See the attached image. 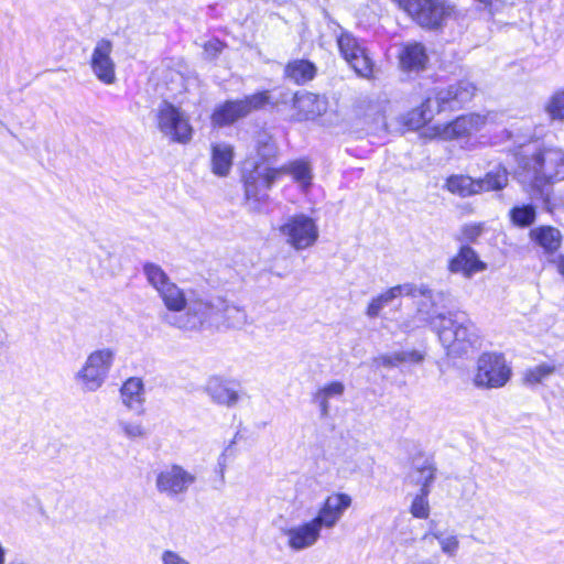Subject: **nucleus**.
<instances>
[{"label": "nucleus", "mask_w": 564, "mask_h": 564, "mask_svg": "<svg viewBox=\"0 0 564 564\" xmlns=\"http://www.w3.org/2000/svg\"><path fill=\"white\" fill-rule=\"evenodd\" d=\"M517 174L531 194L547 200L553 183L564 180V149L550 144L528 142L514 152Z\"/></svg>", "instance_id": "1"}, {"label": "nucleus", "mask_w": 564, "mask_h": 564, "mask_svg": "<svg viewBox=\"0 0 564 564\" xmlns=\"http://www.w3.org/2000/svg\"><path fill=\"white\" fill-rule=\"evenodd\" d=\"M430 324L436 330L448 355L462 356L474 349L479 337L474 323L465 312L440 313L430 317Z\"/></svg>", "instance_id": "2"}, {"label": "nucleus", "mask_w": 564, "mask_h": 564, "mask_svg": "<svg viewBox=\"0 0 564 564\" xmlns=\"http://www.w3.org/2000/svg\"><path fill=\"white\" fill-rule=\"evenodd\" d=\"M221 305V297H209L191 291L188 303L180 318L169 313L165 316L166 324L183 330H198L205 325H217Z\"/></svg>", "instance_id": "3"}, {"label": "nucleus", "mask_w": 564, "mask_h": 564, "mask_svg": "<svg viewBox=\"0 0 564 564\" xmlns=\"http://www.w3.org/2000/svg\"><path fill=\"white\" fill-rule=\"evenodd\" d=\"M115 350L111 348L97 349L90 352L83 367L74 375V380L84 392L99 390L113 365Z\"/></svg>", "instance_id": "4"}, {"label": "nucleus", "mask_w": 564, "mask_h": 564, "mask_svg": "<svg viewBox=\"0 0 564 564\" xmlns=\"http://www.w3.org/2000/svg\"><path fill=\"white\" fill-rule=\"evenodd\" d=\"M508 184V172L496 166L484 178L474 180L467 175H452L446 180L445 187L453 194L467 197L482 191H499Z\"/></svg>", "instance_id": "5"}, {"label": "nucleus", "mask_w": 564, "mask_h": 564, "mask_svg": "<svg viewBox=\"0 0 564 564\" xmlns=\"http://www.w3.org/2000/svg\"><path fill=\"white\" fill-rule=\"evenodd\" d=\"M422 28L438 29L451 17L453 7L445 0H397Z\"/></svg>", "instance_id": "6"}, {"label": "nucleus", "mask_w": 564, "mask_h": 564, "mask_svg": "<svg viewBox=\"0 0 564 564\" xmlns=\"http://www.w3.org/2000/svg\"><path fill=\"white\" fill-rule=\"evenodd\" d=\"M401 295H408L412 297L416 296H423L429 299L433 305H436L437 303H449L451 302V294L446 292H433L429 286L426 285H420L416 286L414 284H402V285H395L393 288H390L386 292L379 294L378 296L373 297L371 302L369 303L366 315L370 318L378 317L380 312L388 306L394 299L401 296Z\"/></svg>", "instance_id": "7"}, {"label": "nucleus", "mask_w": 564, "mask_h": 564, "mask_svg": "<svg viewBox=\"0 0 564 564\" xmlns=\"http://www.w3.org/2000/svg\"><path fill=\"white\" fill-rule=\"evenodd\" d=\"M279 232L297 251L312 247L319 236L316 221L305 214L288 216L279 227Z\"/></svg>", "instance_id": "8"}, {"label": "nucleus", "mask_w": 564, "mask_h": 564, "mask_svg": "<svg viewBox=\"0 0 564 564\" xmlns=\"http://www.w3.org/2000/svg\"><path fill=\"white\" fill-rule=\"evenodd\" d=\"M475 91V85L468 80L436 87L426 97V107H432L435 115L446 110H457L471 100Z\"/></svg>", "instance_id": "9"}, {"label": "nucleus", "mask_w": 564, "mask_h": 564, "mask_svg": "<svg viewBox=\"0 0 564 564\" xmlns=\"http://www.w3.org/2000/svg\"><path fill=\"white\" fill-rule=\"evenodd\" d=\"M268 101V91H260L242 99L227 100L214 109L212 123L216 127L230 126L253 110L262 108Z\"/></svg>", "instance_id": "10"}, {"label": "nucleus", "mask_w": 564, "mask_h": 564, "mask_svg": "<svg viewBox=\"0 0 564 564\" xmlns=\"http://www.w3.org/2000/svg\"><path fill=\"white\" fill-rule=\"evenodd\" d=\"M196 480V475L182 465L171 464L156 474L155 488L159 494L169 499H181L185 497Z\"/></svg>", "instance_id": "11"}, {"label": "nucleus", "mask_w": 564, "mask_h": 564, "mask_svg": "<svg viewBox=\"0 0 564 564\" xmlns=\"http://www.w3.org/2000/svg\"><path fill=\"white\" fill-rule=\"evenodd\" d=\"M158 128L173 142L186 143L192 139L193 129L188 119L177 107L162 102L158 109Z\"/></svg>", "instance_id": "12"}, {"label": "nucleus", "mask_w": 564, "mask_h": 564, "mask_svg": "<svg viewBox=\"0 0 564 564\" xmlns=\"http://www.w3.org/2000/svg\"><path fill=\"white\" fill-rule=\"evenodd\" d=\"M511 370L501 354H482L477 362L475 384L484 388L503 387L510 379Z\"/></svg>", "instance_id": "13"}, {"label": "nucleus", "mask_w": 564, "mask_h": 564, "mask_svg": "<svg viewBox=\"0 0 564 564\" xmlns=\"http://www.w3.org/2000/svg\"><path fill=\"white\" fill-rule=\"evenodd\" d=\"M337 44L340 54L358 76L369 78L372 75L373 63L357 37L343 31L337 37Z\"/></svg>", "instance_id": "14"}, {"label": "nucleus", "mask_w": 564, "mask_h": 564, "mask_svg": "<svg viewBox=\"0 0 564 564\" xmlns=\"http://www.w3.org/2000/svg\"><path fill=\"white\" fill-rule=\"evenodd\" d=\"M280 171L254 165L250 171H243L245 195L248 202L262 203L269 197L268 192L275 182Z\"/></svg>", "instance_id": "15"}, {"label": "nucleus", "mask_w": 564, "mask_h": 564, "mask_svg": "<svg viewBox=\"0 0 564 564\" xmlns=\"http://www.w3.org/2000/svg\"><path fill=\"white\" fill-rule=\"evenodd\" d=\"M112 43L107 39L99 40L93 51L90 66L95 76L104 84L111 85L116 82V65L110 54Z\"/></svg>", "instance_id": "16"}, {"label": "nucleus", "mask_w": 564, "mask_h": 564, "mask_svg": "<svg viewBox=\"0 0 564 564\" xmlns=\"http://www.w3.org/2000/svg\"><path fill=\"white\" fill-rule=\"evenodd\" d=\"M351 497L344 492H336L328 496L319 508L315 522L321 529H333L351 506Z\"/></svg>", "instance_id": "17"}, {"label": "nucleus", "mask_w": 564, "mask_h": 564, "mask_svg": "<svg viewBox=\"0 0 564 564\" xmlns=\"http://www.w3.org/2000/svg\"><path fill=\"white\" fill-rule=\"evenodd\" d=\"M321 531L314 519L296 527L282 529V533L288 536V545L294 551L313 546L318 541Z\"/></svg>", "instance_id": "18"}, {"label": "nucleus", "mask_w": 564, "mask_h": 564, "mask_svg": "<svg viewBox=\"0 0 564 564\" xmlns=\"http://www.w3.org/2000/svg\"><path fill=\"white\" fill-rule=\"evenodd\" d=\"M485 117L477 113L460 116L442 129L441 137L444 140L468 137L479 131L480 128L485 124Z\"/></svg>", "instance_id": "19"}, {"label": "nucleus", "mask_w": 564, "mask_h": 564, "mask_svg": "<svg viewBox=\"0 0 564 564\" xmlns=\"http://www.w3.org/2000/svg\"><path fill=\"white\" fill-rule=\"evenodd\" d=\"M475 250L469 246H462L458 253L448 262V270L452 273H462L465 278H471L475 273L486 270Z\"/></svg>", "instance_id": "20"}, {"label": "nucleus", "mask_w": 564, "mask_h": 564, "mask_svg": "<svg viewBox=\"0 0 564 564\" xmlns=\"http://www.w3.org/2000/svg\"><path fill=\"white\" fill-rule=\"evenodd\" d=\"M212 400L220 405L234 406L239 401V392L232 381L212 377L205 388Z\"/></svg>", "instance_id": "21"}, {"label": "nucleus", "mask_w": 564, "mask_h": 564, "mask_svg": "<svg viewBox=\"0 0 564 564\" xmlns=\"http://www.w3.org/2000/svg\"><path fill=\"white\" fill-rule=\"evenodd\" d=\"M159 295L165 306V311L160 314L162 323L166 324L165 316L169 313L180 318L181 313L184 312L188 303V294L180 289L174 282L167 283L163 290H160Z\"/></svg>", "instance_id": "22"}, {"label": "nucleus", "mask_w": 564, "mask_h": 564, "mask_svg": "<svg viewBox=\"0 0 564 564\" xmlns=\"http://www.w3.org/2000/svg\"><path fill=\"white\" fill-rule=\"evenodd\" d=\"M327 99L313 93L294 96V108L303 120H314L327 110Z\"/></svg>", "instance_id": "23"}, {"label": "nucleus", "mask_w": 564, "mask_h": 564, "mask_svg": "<svg viewBox=\"0 0 564 564\" xmlns=\"http://www.w3.org/2000/svg\"><path fill=\"white\" fill-rule=\"evenodd\" d=\"M120 397L129 410L139 415L144 413V384L140 378L131 377L126 380L120 389Z\"/></svg>", "instance_id": "24"}, {"label": "nucleus", "mask_w": 564, "mask_h": 564, "mask_svg": "<svg viewBox=\"0 0 564 564\" xmlns=\"http://www.w3.org/2000/svg\"><path fill=\"white\" fill-rule=\"evenodd\" d=\"M399 58L401 68L406 72L423 70L429 61L425 46L417 42L404 44Z\"/></svg>", "instance_id": "25"}, {"label": "nucleus", "mask_w": 564, "mask_h": 564, "mask_svg": "<svg viewBox=\"0 0 564 564\" xmlns=\"http://www.w3.org/2000/svg\"><path fill=\"white\" fill-rule=\"evenodd\" d=\"M436 467L433 460L424 455H419L413 458L412 470L409 475L411 481L421 485V488H430L434 481Z\"/></svg>", "instance_id": "26"}, {"label": "nucleus", "mask_w": 564, "mask_h": 564, "mask_svg": "<svg viewBox=\"0 0 564 564\" xmlns=\"http://www.w3.org/2000/svg\"><path fill=\"white\" fill-rule=\"evenodd\" d=\"M234 148L227 143L212 147V170L218 176H226L232 165Z\"/></svg>", "instance_id": "27"}, {"label": "nucleus", "mask_w": 564, "mask_h": 564, "mask_svg": "<svg viewBox=\"0 0 564 564\" xmlns=\"http://www.w3.org/2000/svg\"><path fill=\"white\" fill-rule=\"evenodd\" d=\"M531 239L547 253L555 252L562 243L561 231L551 226H541L530 231Z\"/></svg>", "instance_id": "28"}, {"label": "nucleus", "mask_w": 564, "mask_h": 564, "mask_svg": "<svg viewBox=\"0 0 564 564\" xmlns=\"http://www.w3.org/2000/svg\"><path fill=\"white\" fill-rule=\"evenodd\" d=\"M344 391L345 386L340 381H333L313 394V402L319 406L321 417L325 419L329 414V399L341 397Z\"/></svg>", "instance_id": "29"}, {"label": "nucleus", "mask_w": 564, "mask_h": 564, "mask_svg": "<svg viewBox=\"0 0 564 564\" xmlns=\"http://www.w3.org/2000/svg\"><path fill=\"white\" fill-rule=\"evenodd\" d=\"M316 74L315 65L306 59H297L289 63L285 67V75L296 84H305L313 79Z\"/></svg>", "instance_id": "30"}, {"label": "nucleus", "mask_w": 564, "mask_h": 564, "mask_svg": "<svg viewBox=\"0 0 564 564\" xmlns=\"http://www.w3.org/2000/svg\"><path fill=\"white\" fill-rule=\"evenodd\" d=\"M425 355L420 350L394 351L377 358L384 367H398L402 364L416 365L424 360Z\"/></svg>", "instance_id": "31"}, {"label": "nucleus", "mask_w": 564, "mask_h": 564, "mask_svg": "<svg viewBox=\"0 0 564 564\" xmlns=\"http://www.w3.org/2000/svg\"><path fill=\"white\" fill-rule=\"evenodd\" d=\"M435 116V110L432 107H426V99L422 102L419 108L409 111L403 117V124L409 130H417L425 126Z\"/></svg>", "instance_id": "32"}, {"label": "nucleus", "mask_w": 564, "mask_h": 564, "mask_svg": "<svg viewBox=\"0 0 564 564\" xmlns=\"http://www.w3.org/2000/svg\"><path fill=\"white\" fill-rule=\"evenodd\" d=\"M142 271L149 284L155 289L158 293L160 290H163L167 283L172 282L166 272L159 264L145 262Z\"/></svg>", "instance_id": "33"}, {"label": "nucleus", "mask_w": 564, "mask_h": 564, "mask_svg": "<svg viewBox=\"0 0 564 564\" xmlns=\"http://www.w3.org/2000/svg\"><path fill=\"white\" fill-rule=\"evenodd\" d=\"M279 171L280 173L285 172L291 174L294 181L300 183L303 188H306L311 185V169L304 161H294Z\"/></svg>", "instance_id": "34"}, {"label": "nucleus", "mask_w": 564, "mask_h": 564, "mask_svg": "<svg viewBox=\"0 0 564 564\" xmlns=\"http://www.w3.org/2000/svg\"><path fill=\"white\" fill-rule=\"evenodd\" d=\"M246 321L247 315L243 310L235 305H229L223 299L219 323L226 322L229 326L241 327L246 324Z\"/></svg>", "instance_id": "35"}, {"label": "nucleus", "mask_w": 564, "mask_h": 564, "mask_svg": "<svg viewBox=\"0 0 564 564\" xmlns=\"http://www.w3.org/2000/svg\"><path fill=\"white\" fill-rule=\"evenodd\" d=\"M429 536H433L435 540H437L443 553H445L449 557L456 556L457 551L459 549V541L456 535H445L442 531H432L425 533L422 539L426 540L429 539Z\"/></svg>", "instance_id": "36"}, {"label": "nucleus", "mask_w": 564, "mask_h": 564, "mask_svg": "<svg viewBox=\"0 0 564 564\" xmlns=\"http://www.w3.org/2000/svg\"><path fill=\"white\" fill-rule=\"evenodd\" d=\"M511 220L520 227H528L535 220V208L532 205L516 206L510 210Z\"/></svg>", "instance_id": "37"}, {"label": "nucleus", "mask_w": 564, "mask_h": 564, "mask_svg": "<svg viewBox=\"0 0 564 564\" xmlns=\"http://www.w3.org/2000/svg\"><path fill=\"white\" fill-rule=\"evenodd\" d=\"M555 371V367L547 364H541L530 368L524 373V381L528 384L542 383Z\"/></svg>", "instance_id": "38"}, {"label": "nucleus", "mask_w": 564, "mask_h": 564, "mask_svg": "<svg viewBox=\"0 0 564 564\" xmlns=\"http://www.w3.org/2000/svg\"><path fill=\"white\" fill-rule=\"evenodd\" d=\"M430 488H421L420 494L415 496L411 505V513L413 517L419 519H426L430 514V505L427 496Z\"/></svg>", "instance_id": "39"}, {"label": "nucleus", "mask_w": 564, "mask_h": 564, "mask_svg": "<svg viewBox=\"0 0 564 564\" xmlns=\"http://www.w3.org/2000/svg\"><path fill=\"white\" fill-rule=\"evenodd\" d=\"M118 425L123 435L130 440L142 438L147 436V430L140 422L119 420Z\"/></svg>", "instance_id": "40"}, {"label": "nucleus", "mask_w": 564, "mask_h": 564, "mask_svg": "<svg viewBox=\"0 0 564 564\" xmlns=\"http://www.w3.org/2000/svg\"><path fill=\"white\" fill-rule=\"evenodd\" d=\"M546 111L553 120H564V89L553 95Z\"/></svg>", "instance_id": "41"}, {"label": "nucleus", "mask_w": 564, "mask_h": 564, "mask_svg": "<svg viewBox=\"0 0 564 564\" xmlns=\"http://www.w3.org/2000/svg\"><path fill=\"white\" fill-rule=\"evenodd\" d=\"M257 153L263 160H270L276 153L275 142L267 135H262L257 141Z\"/></svg>", "instance_id": "42"}, {"label": "nucleus", "mask_w": 564, "mask_h": 564, "mask_svg": "<svg viewBox=\"0 0 564 564\" xmlns=\"http://www.w3.org/2000/svg\"><path fill=\"white\" fill-rule=\"evenodd\" d=\"M482 232V226L477 224L465 225L462 228L460 241L475 242Z\"/></svg>", "instance_id": "43"}, {"label": "nucleus", "mask_w": 564, "mask_h": 564, "mask_svg": "<svg viewBox=\"0 0 564 564\" xmlns=\"http://www.w3.org/2000/svg\"><path fill=\"white\" fill-rule=\"evenodd\" d=\"M161 564H192V563L176 551L164 550L161 554Z\"/></svg>", "instance_id": "44"}, {"label": "nucleus", "mask_w": 564, "mask_h": 564, "mask_svg": "<svg viewBox=\"0 0 564 564\" xmlns=\"http://www.w3.org/2000/svg\"><path fill=\"white\" fill-rule=\"evenodd\" d=\"M205 53L208 57H216L223 50V44L219 41H209L204 46Z\"/></svg>", "instance_id": "45"}, {"label": "nucleus", "mask_w": 564, "mask_h": 564, "mask_svg": "<svg viewBox=\"0 0 564 564\" xmlns=\"http://www.w3.org/2000/svg\"><path fill=\"white\" fill-rule=\"evenodd\" d=\"M554 263L556 265L558 273L564 276V256L563 254L558 256L554 260Z\"/></svg>", "instance_id": "46"}, {"label": "nucleus", "mask_w": 564, "mask_h": 564, "mask_svg": "<svg viewBox=\"0 0 564 564\" xmlns=\"http://www.w3.org/2000/svg\"><path fill=\"white\" fill-rule=\"evenodd\" d=\"M218 465L220 468L221 478H224V470L226 466L225 453H223L221 456L219 457Z\"/></svg>", "instance_id": "47"}, {"label": "nucleus", "mask_w": 564, "mask_h": 564, "mask_svg": "<svg viewBox=\"0 0 564 564\" xmlns=\"http://www.w3.org/2000/svg\"><path fill=\"white\" fill-rule=\"evenodd\" d=\"M377 121L381 123V126L384 130L389 131V126H388V123L386 121V117L383 115L379 113L377 117Z\"/></svg>", "instance_id": "48"}]
</instances>
